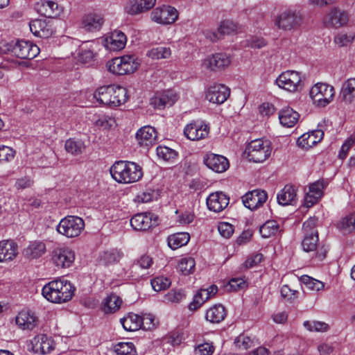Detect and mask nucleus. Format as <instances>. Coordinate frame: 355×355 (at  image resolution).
Instances as JSON below:
<instances>
[{
  "label": "nucleus",
  "instance_id": "nucleus-54",
  "mask_svg": "<svg viewBox=\"0 0 355 355\" xmlns=\"http://www.w3.org/2000/svg\"><path fill=\"white\" fill-rule=\"evenodd\" d=\"M304 327L310 331H327L329 327V325L320 321H304L303 324Z\"/></svg>",
  "mask_w": 355,
  "mask_h": 355
},
{
  "label": "nucleus",
  "instance_id": "nucleus-40",
  "mask_svg": "<svg viewBox=\"0 0 355 355\" xmlns=\"http://www.w3.org/2000/svg\"><path fill=\"white\" fill-rule=\"evenodd\" d=\"M122 304L121 299L115 294L107 296L103 303V311L105 313H112L118 311Z\"/></svg>",
  "mask_w": 355,
  "mask_h": 355
},
{
  "label": "nucleus",
  "instance_id": "nucleus-60",
  "mask_svg": "<svg viewBox=\"0 0 355 355\" xmlns=\"http://www.w3.org/2000/svg\"><path fill=\"white\" fill-rule=\"evenodd\" d=\"M15 150L6 146H0V164L4 162H10L15 157Z\"/></svg>",
  "mask_w": 355,
  "mask_h": 355
},
{
  "label": "nucleus",
  "instance_id": "nucleus-27",
  "mask_svg": "<svg viewBox=\"0 0 355 355\" xmlns=\"http://www.w3.org/2000/svg\"><path fill=\"white\" fill-rule=\"evenodd\" d=\"M18 254V245L13 241H0V262L11 261Z\"/></svg>",
  "mask_w": 355,
  "mask_h": 355
},
{
  "label": "nucleus",
  "instance_id": "nucleus-34",
  "mask_svg": "<svg viewBox=\"0 0 355 355\" xmlns=\"http://www.w3.org/2000/svg\"><path fill=\"white\" fill-rule=\"evenodd\" d=\"M299 117L300 114L289 107L282 109L279 113L280 123L287 128L294 126L297 122Z\"/></svg>",
  "mask_w": 355,
  "mask_h": 355
},
{
  "label": "nucleus",
  "instance_id": "nucleus-32",
  "mask_svg": "<svg viewBox=\"0 0 355 355\" xmlns=\"http://www.w3.org/2000/svg\"><path fill=\"white\" fill-rule=\"evenodd\" d=\"M36 9L41 15L48 18H53L60 12L58 3L53 1H40L36 4Z\"/></svg>",
  "mask_w": 355,
  "mask_h": 355
},
{
  "label": "nucleus",
  "instance_id": "nucleus-8",
  "mask_svg": "<svg viewBox=\"0 0 355 355\" xmlns=\"http://www.w3.org/2000/svg\"><path fill=\"white\" fill-rule=\"evenodd\" d=\"M334 94L333 86L320 83L313 85L309 92L313 103L319 107L327 105L333 100Z\"/></svg>",
  "mask_w": 355,
  "mask_h": 355
},
{
  "label": "nucleus",
  "instance_id": "nucleus-2",
  "mask_svg": "<svg viewBox=\"0 0 355 355\" xmlns=\"http://www.w3.org/2000/svg\"><path fill=\"white\" fill-rule=\"evenodd\" d=\"M94 98L101 105L116 107L126 102L127 90L115 85H103L95 90Z\"/></svg>",
  "mask_w": 355,
  "mask_h": 355
},
{
  "label": "nucleus",
  "instance_id": "nucleus-3",
  "mask_svg": "<svg viewBox=\"0 0 355 355\" xmlns=\"http://www.w3.org/2000/svg\"><path fill=\"white\" fill-rule=\"evenodd\" d=\"M110 172L115 181L123 184L136 182L143 176L141 166L128 161L115 162L110 167Z\"/></svg>",
  "mask_w": 355,
  "mask_h": 355
},
{
  "label": "nucleus",
  "instance_id": "nucleus-63",
  "mask_svg": "<svg viewBox=\"0 0 355 355\" xmlns=\"http://www.w3.org/2000/svg\"><path fill=\"white\" fill-rule=\"evenodd\" d=\"M354 37L353 34L347 35V33H340L335 37L334 42L340 46H344L351 43Z\"/></svg>",
  "mask_w": 355,
  "mask_h": 355
},
{
  "label": "nucleus",
  "instance_id": "nucleus-14",
  "mask_svg": "<svg viewBox=\"0 0 355 355\" xmlns=\"http://www.w3.org/2000/svg\"><path fill=\"white\" fill-rule=\"evenodd\" d=\"M209 132V127L202 121H193L187 125L184 129V134L187 139L191 141H198L205 139Z\"/></svg>",
  "mask_w": 355,
  "mask_h": 355
},
{
  "label": "nucleus",
  "instance_id": "nucleus-58",
  "mask_svg": "<svg viewBox=\"0 0 355 355\" xmlns=\"http://www.w3.org/2000/svg\"><path fill=\"white\" fill-rule=\"evenodd\" d=\"M327 182L322 180H318L309 186V192L321 198L323 195V190L327 187Z\"/></svg>",
  "mask_w": 355,
  "mask_h": 355
},
{
  "label": "nucleus",
  "instance_id": "nucleus-47",
  "mask_svg": "<svg viewBox=\"0 0 355 355\" xmlns=\"http://www.w3.org/2000/svg\"><path fill=\"white\" fill-rule=\"evenodd\" d=\"M300 280L307 289L311 291L318 292L323 290L324 287V284L323 282L308 275H302Z\"/></svg>",
  "mask_w": 355,
  "mask_h": 355
},
{
  "label": "nucleus",
  "instance_id": "nucleus-19",
  "mask_svg": "<svg viewBox=\"0 0 355 355\" xmlns=\"http://www.w3.org/2000/svg\"><path fill=\"white\" fill-rule=\"evenodd\" d=\"M205 164L216 173H223L230 166L228 159L220 155L209 153L204 157Z\"/></svg>",
  "mask_w": 355,
  "mask_h": 355
},
{
  "label": "nucleus",
  "instance_id": "nucleus-12",
  "mask_svg": "<svg viewBox=\"0 0 355 355\" xmlns=\"http://www.w3.org/2000/svg\"><path fill=\"white\" fill-rule=\"evenodd\" d=\"M130 224L137 231H146L158 225V216L151 212L137 214L130 219Z\"/></svg>",
  "mask_w": 355,
  "mask_h": 355
},
{
  "label": "nucleus",
  "instance_id": "nucleus-57",
  "mask_svg": "<svg viewBox=\"0 0 355 355\" xmlns=\"http://www.w3.org/2000/svg\"><path fill=\"white\" fill-rule=\"evenodd\" d=\"M171 285V281L164 277H157L151 280V286L154 291H160L168 288Z\"/></svg>",
  "mask_w": 355,
  "mask_h": 355
},
{
  "label": "nucleus",
  "instance_id": "nucleus-22",
  "mask_svg": "<svg viewBox=\"0 0 355 355\" xmlns=\"http://www.w3.org/2000/svg\"><path fill=\"white\" fill-rule=\"evenodd\" d=\"M52 259L58 267L68 268L75 259V253L69 248H58L53 251Z\"/></svg>",
  "mask_w": 355,
  "mask_h": 355
},
{
  "label": "nucleus",
  "instance_id": "nucleus-45",
  "mask_svg": "<svg viewBox=\"0 0 355 355\" xmlns=\"http://www.w3.org/2000/svg\"><path fill=\"white\" fill-rule=\"evenodd\" d=\"M338 227L343 234H349L355 230V211L343 218Z\"/></svg>",
  "mask_w": 355,
  "mask_h": 355
},
{
  "label": "nucleus",
  "instance_id": "nucleus-44",
  "mask_svg": "<svg viewBox=\"0 0 355 355\" xmlns=\"http://www.w3.org/2000/svg\"><path fill=\"white\" fill-rule=\"evenodd\" d=\"M64 148L67 153L73 155H78L83 153L85 146L81 140L69 139L65 142Z\"/></svg>",
  "mask_w": 355,
  "mask_h": 355
},
{
  "label": "nucleus",
  "instance_id": "nucleus-9",
  "mask_svg": "<svg viewBox=\"0 0 355 355\" xmlns=\"http://www.w3.org/2000/svg\"><path fill=\"white\" fill-rule=\"evenodd\" d=\"M301 20L300 15L295 10L285 9L275 17V25L279 29L291 31L298 26Z\"/></svg>",
  "mask_w": 355,
  "mask_h": 355
},
{
  "label": "nucleus",
  "instance_id": "nucleus-7",
  "mask_svg": "<svg viewBox=\"0 0 355 355\" xmlns=\"http://www.w3.org/2000/svg\"><path fill=\"white\" fill-rule=\"evenodd\" d=\"M302 245L303 250L312 253L311 257L316 261H321L326 257L327 250L324 246H320L318 244V231H313L304 234Z\"/></svg>",
  "mask_w": 355,
  "mask_h": 355
},
{
  "label": "nucleus",
  "instance_id": "nucleus-49",
  "mask_svg": "<svg viewBox=\"0 0 355 355\" xmlns=\"http://www.w3.org/2000/svg\"><path fill=\"white\" fill-rule=\"evenodd\" d=\"M195 260L191 257H184L180 260L178 265V270L183 275H187L194 270Z\"/></svg>",
  "mask_w": 355,
  "mask_h": 355
},
{
  "label": "nucleus",
  "instance_id": "nucleus-59",
  "mask_svg": "<svg viewBox=\"0 0 355 355\" xmlns=\"http://www.w3.org/2000/svg\"><path fill=\"white\" fill-rule=\"evenodd\" d=\"M155 327V317L150 313L140 315V327L145 330H150Z\"/></svg>",
  "mask_w": 355,
  "mask_h": 355
},
{
  "label": "nucleus",
  "instance_id": "nucleus-51",
  "mask_svg": "<svg viewBox=\"0 0 355 355\" xmlns=\"http://www.w3.org/2000/svg\"><path fill=\"white\" fill-rule=\"evenodd\" d=\"M157 156L164 161L173 162L177 158V152L167 146H159L156 149Z\"/></svg>",
  "mask_w": 355,
  "mask_h": 355
},
{
  "label": "nucleus",
  "instance_id": "nucleus-37",
  "mask_svg": "<svg viewBox=\"0 0 355 355\" xmlns=\"http://www.w3.org/2000/svg\"><path fill=\"white\" fill-rule=\"evenodd\" d=\"M340 97L346 103H351L355 99V78H348L343 84Z\"/></svg>",
  "mask_w": 355,
  "mask_h": 355
},
{
  "label": "nucleus",
  "instance_id": "nucleus-11",
  "mask_svg": "<svg viewBox=\"0 0 355 355\" xmlns=\"http://www.w3.org/2000/svg\"><path fill=\"white\" fill-rule=\"evenodd\" d=\"M276 83L279 87L294 92L301 87L302 79L297 71H286L279 76L276 79Z\"/></svg>",
  "mask_w": 355,
  "mask_h": 355
},
{
  "label": "nucleus",
  "instance_id": "nucleus-42",
  "mask_svg": "<svg viewBox=\"0 0 355 355\" xmlns=\"http://www.w3.org/2000/svg\"><path fill=\"white\" fill-rule=\"evenodd\" d=\"M123 253L118 249H111L103 252L101 257V261L104 265H110L118 263L123 257Z\"/></svg>",
  "mask_w": 355,
  "mask_h": 355
},
{
  "label": "nucleus",
  "instance_id": "nucleus-6",
  "mask_svg": "<svg viewBox=\"0 0 355 355\" xmlns=\"http://www.w3.org/2000/svg\"><path fill=\"white\" fill-rule=\"evenodd\" d=\"M84 227L85 222L81 218L68 216L60 221L56 230L59 234L67 238H74L80 234Z\"/></svg>",
  "mask_w": 355,
  "mask_h": 355
},
{
  "label": "nucleus",
  "instance_id": "nucleus-4",
  "mask_svg": "<svg viewBox=\"0 0 355 355\" xmlns=\"http://www.w3.org/2000/svg\"><path fill=\"white\" fill-rule=\"evenodd\" d=\"M0 53L9 54L20 59H33L40 53V48L31 42L26 40L2 42L0 43Z\"/></svg>",
  "mask_w": 355,
  "mask_h": 355
},
{
  "label": "nucleus",
  "instance_id": "nucleus-48",
  "mask_svg": "<svg viewBox=\"0 0 355 355\" xmlns=\"http://www.w3.org/2000/svg\"><path fill=\"white\" fill-rule=\"evenodd\" d=\"M279 231V225L275 220H268L259 229L260 234L263 238H269Z\"/></svg>",
  "mask_w": 355,
  "mask_h": 355
},
{
  "label": "nucleus",
  "instance_id": "nucleus-52",
  "mask_svg": "<svg viewBox=\"0 0 355 355\" xmlns=\"http://www.w3.org/2000/svg\"><path fill=\"white\" fill-rule=\"evenodd\" d=\"M95 56L92 46H88V43H84L80 48L78 57L79 60L84 63L91 62Z\"/></svg>",
  "mask_w": 355,
  "mask_h": 355
},
{
  "label": "nucleus",
  "instance_id": "nucleus-29",
  "mask_svg": "<svg viewBox=\"0 0 355 355\" xmlns=\"http://www.w3.org/2000/svg\"><path fill=\"white\" fill-rule=\"evenodd\" d=\"M324 137V132L321 130H315L302 135L297 139V144L304 148H311L319 143Z\"/></svg>",
  "mask_w": 355,
  "mask_h": 355
},
{
  "label": "nucleus",
  "instance_id": "nucleus-21",
  "mask_svg": "<svg viewBox=\"0 0 355 355\" xmlns=\"http://www.w3.org/2000/svg\"><path fill=\"white\" fill-rule=\"evenodd\" d=\"M229 203L230 198L222 191L212 193L207 198L208 209L214 212L222 211Z\"/></svg>",
  "mask_w": 355,
  "mask_h": 355
},
{
  "label": "nucleus",
  "instance_id": "nucleus-50",
  "mask_svg": "<svg viewBox=\"0 0 355 355\" xmlns=\"http://www.w3.org/2000/svg\"><path fill=\"white\" fill-rule=\"evenodd\" d=\"M171 54L170 48L166 46H157L151 49L147 53V55L152 59L168 58Z\"/></svg>",
  "mask_w": 355,
  "mask_h": 355
},
{
  "label": "nucleus",
  "instance_id": "nucleus-5",
  "mask_svg": "<svg viewBox=\"0 0 355 355\" xmlns=\"http://www.w3.org/2000/svg\"><path fill=\"white\" fill-rule=\"evenodd\" d=\"M271 150L270 142L268 140L258 139L251 141L247 145L244 154L249 161L260 163L270 157Z\"/></svg>",
  "mask_w": 355,
  "mask_h": 355
},
{
  "label": "nucleus",
  "instance_id": "nucleus-15",
  "mask_svg": "<svg viewBox=\"0 0 355 355\" xmlns=\"http://www.w3.org/2000/svg\"><path fill=\"white\" fill-rule=\"evenodd\" d=\"M231 62L230 57L224 53H218L203 60L202 66L211 71L222 70Z\"/></svg>",
  "mask_w": 355,
  "mask_h": 355
},
{
  "label": "nucleus",
  "instance_id": "nucleus-13",
  "mask_svg": "<svg viewBox=\"0 0 355 355\" xmlns=\"http://www.w3.org/2000/svg\"><path fill=\"white\" fill-rule=\"evenodd\" d=\"M348 14L336 7L332 8L324 17L323 23L326 27L340 28L347 24Z\"/></svg>",
  "mask_w": 355,
  "mask_h": 355
},
{
  "label": "nucleus",
  "instance_id": "nucleus-17",
  "mask_svg": "<svg viewBox=\"0 0 355 355\" xmlns=\"http://www.w3.org/2000/svg\"><path fill=\"white\" fill-rule=\"evenodd\" d=\"M268 198L265 191L256 189L248 192L242 196L243 205L250 210H254L262 206Z\"/></svg>",
  "mask_w": 355,
  "mask_h": 355
},
{
  "label": "nucleus",
  "instance_id": "nucleus-20",
  "mask_svg": "<svg viewBox=\"0 0 355 355\" xmlns=\"http://www.w3.org/2000/svg\"><path fill=\"white\" fill-rule=\"evenodd\" d=\"M156 4V0H129L125 6L126 13L137 15L149 11Z\"/></svg>",
  "mask_w": 355,
  "mask_h": 355
},
{
  "label": "nucleus",
  "instance_id": "nucleus-35",
  "mask_svg": "<svg viewBox=\"0 0 355 355\" xmlns=\"http://www.w3.org/2000/svg\"><path fill=\"white\" fill-rule=\"evenodd\" d=\"M226 315L225 306L222 304H216L207 311L205 318L211 323L218 324L225 318Z\"/></svg>",
  "mask_w": 355,
  "mask_h": 355
},
{
  "label": "nucleus",
  "instance_id": "nucleus-23",
  "mask_svg": "<svg viewBox=\"0 0 355 355\" xmlns=\"http://www.w3.org/2000/svg\"><path fill=\"white\" fill-rule=\"evenodd\" d=\"M30 30L37 37L48 38L52 35L53 29L49 21L46 19H34L30 24Z\"/></svg>",
  "mask_w": 355,
  "mask_h": 355
},
{
  "label": "nucleus",
  "instance_id": "nucleus-64",
  "mask_svg": "<svg viewBox=\"0 0 355 355\" xmlns=\"http://www.w3.org/2000/svg\"><path fill=\"white\" fill-rule=\"evenodd\" d=\"M263 259V255L261 253H256L250 255L243 263V266L248 269L257 266Z\"/></svg>",
  "mask_w": 355,
  "mask_h": 355
},
{
  "label": "nucleus",
  "instance_id": "nucleus-62",
  "mask_svg": "<svg viewBox=\"0 0 355 355\" xmlns=\"http://www.w3.org/2000/svg\"><path fill=\"white\" fill-rule=\"evenodd\" d=\"M218 230L223 237L228 239L234 233V227L228 223L220 222L218 225Z\"/></svg>",
  "mask_w": 355,
  "mask_h": 355
},
{
  "label": "nucleus",
  "instance_id": "nucleus-10",
  "mask_svg": "<svg viewBox=\"0 0 355 355\" xmlns=\"http://www.w3.org/2000/svg\"><path fill=\"white\" fill-rule=\"evenodd\" d=\"M178 17V10L170 6H162L155 8L150 13L153 21L159 24H173Z\"/></svg>",
  "mask_w": 355,
  "mask_h": 355
},
{
  "label": "nucleus",
  "instance_id": "nucleus-41",
  "mask_svg": "<svg viewBox=\"0 0 355 355\" xmlns=\"http://www.w3.org/2000/svg\"><path fill=\"white\" fill-rule=\"evenodd\" d=\"M236 24L230 20L223 21L218 28V33H213V37L210 36V39L212 42H216L220 39V36L225 35H229L236 30Z\"/></svg>",
  "mask_w": 355,
  "mask_h": 355
},
{
  "label": "nucleus",
  "instance_id": "nucleus-26",
  "mask_svg": "<svg viewBox=\"0 0 355 355\" xmlns=\"http://www.w3.org/2000/svg\"><path fill=\"white\" fill-rule=\"evenodd\" d=\"M177 95L172 90H167L150 100V103L157 109L172 106L177 101Z\"/></svg>",
  "mask_w": 355,
  "mask_h": 355
},
{
  "label": "nucleus",
  "instance_id": "nucleus-56",
  "mask_svg": "<svg viewBox=\"0 0 355 355\" xmlns=\"http://www.w3.org/2000/svg\"><path fill=\"white\" fill-rule=\"evenodd\" d=\"M253 340L250 337L241 334L234 340L235 347L240 349H248L253 345Z\"/></svg>",
  "mask_w": 355,
  "mask_h": 355
},
{
  "label": "nucleus",
  "instance_id": "nucleus-38",
  "mask_svg": "<svg viewBox=\"0 0 355 355\" xmlns=\"http://www.w3.org/2000/svg\"><path fill=\"white\" fill-rule=\"evenodd\" d=\"M190 235L187 232H178L168 236V245L172 250H176L188 243Z\"/></svg>",
  "mask_w": 355,
  "mask_h": 355
},
{
  "label": "nucleus",
  "instance_id": "nucleus-30",
  "mask_svg": "<svg viewBox=\"0 0 355 355\" xmlns=\"http://www.w3.org/2000/svg\"><path fill=\"white\" fill-rule=\"evenodd\" d=\"M15 322L22 329H33L37 325V318L33 312L21 311L17 315Z\"/></svg>",
  "mask_w": 355,
  "mask_h": 355
},
{
  "label": "nucleus",
  "instance_id": "nucleus-1",
  "mask_svg": "<svg viewBox=\"0 0 355 355\" xmlns=\"http://www.w3.org/2000/svg\"><path fill=\"white\" fill-rule=\"evenodd\" d=\"M74 291L75 288L70 282L59 278L45 284L42 294L48 301L61 304L70 300Z\"/></svg>",
  "mask_w": 355,
  "mask_h": 355
},
{
  "label": "nucleus",
  "instance_id": "nucleus-46",
  "mask_svg": "<svg viewBox=\"0 0 355 355\" xmlns=\"http://www.w3.org/2000/svg\"><path fill=\"white\" fill-rule=\"evenodd\" d=\"M117 355H137L135 345L131 342H120L114 347Z\"/></svg>",
  "mask_w": 355,
  "mask_h": 355
},
{
  "label": "nucleus",
  "instance_id": "nucleus-25",
  "mask_svg": "<svg viewBox=\"0 0 355 355\" xmlns=\"http://www.w3.org/2000/svg\"><path fill=\"white\" fill-rule=\"evenodd\" d=\"M127 42L125 35L121 31L115 30L105 39V47L110 51H120L123 49Z\"/></svg>",
  "mask_w": 355,
  "mask_h": 355
},
{
  "label": "nucleus",
  "instance_id": "nucleus-36",
  "mask_svg": "<svg viewBox=\"0 0 355 355\" xmlns=\"http://www.w3.org/2000/svg\"><path fill=\"white\" fill-rule=\"evenodd\" d=\"M153 259L148 255H143L132 266V272L138 277H143L148 275L146 270L153 264Z\"/></svg>",
  "mask_w": 355,
  "mask_h": 355
},
{
  "label": "nucleus",
  "instance_id": "nucleus-43",
  "mask_svg": "<svg viewBox=\"0 0 355 355\" xmlns=\"http://www.w3.org/2000/svg\"><path fill=\"white\" fill-rule=\"evenodd\" d=\"M119 58L121 64H123L125 75L135 71L140 64L135 55H125L119 57Z\"/></svg>",
  "mask_w": 355,
  "mask_h": 355
},
{
  "label": "nucleus",
  "instance_id": "nucleus-39",
  "mask_svg": "<svg viewBox=\"0 0 355 355\" xmlns=\"http://www.w3.org/2000/svg\"><path fill=\"white\" fill-rule=\"evenodd\" d=\"M120 322L123 329L128 331H134L141 329L140 315L133 313H130L127 316L121 318Z\"/></svg>",
  "mask_w": 355,
  "mask_h": 355
},
{
  "label": "nucleus",
  "instance_id": "nucleus-61",
  "mask_svg": "<svg viewBox=\"0 0 355 355\" xmlns=\"http://www.w3.org/2000/svg\"><path fill=\"white\" fill-rule=\"evenodd\" d=\"M186 295L182 290H172L166 295V299L173 303H178L183 300Z\"/></svg>",
  "mask_w": 355,
  "mask_h": 355
},
{
  "label": "nucleus",
  "instance_id": "nucleus-24",
  "mask_svg": "<svg viewBox=\"0 0 355 355\" xmlns=\"http://www.w3.org/2000/svg\"><path fill=\"white\" fill-rule=\"evenodd\" d=\"M136 139L140 146L148 148L155 144L157 139L156 130L152 126H144L137 132Z\"/></svg>",
  "mask_w": 355,
  "mask_h": 355
},
{
  "label": "nucleus",
  "instance_id": "nucleus-18",
  "mask_svg": "<svg viewBox=\"0 0 355 355\" xmlns=\"http://www.w3.org/2000/svg\"><path fill=\"white\" fill-rule=\"evenodd\" d=\"M54 348L53 340L45 334H39L31 340V350L36 354H49Z\"/></svg>",
  "mask_w": 355,
  "mask_h": 355
},
{
  "label": "nucleus",
  "instance_id": "nucleus-33",
  "mask_svg": "<svg viewBox=\"0 0 355 355\" xmlns=\"http://www.w3.org/2000/svg\"><path fill=\"white\" fill-rule=\"evenodd\" d=\"M103 24V18L101 15L89 13L84 16L82 27L87 31H95L101 29Z\"/></svg>",
  "mask_w": 355,
  "mask_h": 355
},
{
  "label": "nucleus",
  "instance_id": "nucleus-55",
  "mask_svg": "<svg viewBox=\"0 0 355 355\" xmlns=\"http://www.w3.org/2000/svg\"><path fill=\"white\" fill-rule=\"evenodd\" d=\"M107 67L108 68V71L116 75H125L123 71V64L120 60L119 57L114 58L109 61L107 64Z\"/></svg>",
  "mask_w": 355,
  "mask_h": 355
},
{
  "label": "nucleus",
  "instance_id": "nucleus-28",
  "mask_svg": "<svg viewBox=\"0 0 355 355\" xmlns=\"http://www.w3.org/2000/svg\"><path fill=\"white\" fill-rule=\"evenodd\" d=\"M277 202L286 206L293 205L297 201V189L295 186L286 184L277 194Z\"/></svg>",
  "mask_w": 355,
  "mask_h": 355
},
{
  "label": "nucleus",
  "instance_id": "nucleus-16",
  "mask_svg": "<svg viewBox=\"0 0 355 355\" xmlns=\"http://www.w3.org/2000/svg\"><path fill=\"white\" fill-rule=\"evenodd\" d=\"M230 94L227 87L222 84H215L208 87L205 98L210 103L220 105L227 99Z\"/></svg>",
  "mask_w": 355,
  "mask_h": 355
},
{
  "label": "nucleus",
  "instance_id": "nucleus-31",
  "mask_svg": "<svg viewBox=\"0 0 355 355\" xmlns=\"http://www.w3.org/2000/svg\"><path fill=\"white\" fill-rule=\"evenodd\" d=\"M46 252V245L39 241L31 242L22 250V254L26 259H33L42 257Z\"/></svg>",
  "mask_w": 355,
  "mask_h": 355
},
{
  "label": "nucleus",
  "instance_id": "nucleus-53",
  "mask_svg": "<svg viewBox=\"0 0 355 355\" xmlns=\"http://www.w3.org/2000/svg\"><path fill=\"white\" fill-rule=\"evenodd\" d=\"M207 300L208 297L205 295V291L201 288L193 296L192 302L188 306L189 309L190 311H196Z\"/></svg>",
  "mask_w": 355,
  "mask_h": 355
}]
</instances>
